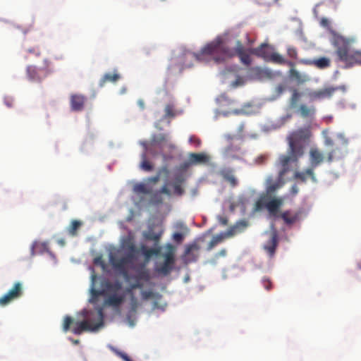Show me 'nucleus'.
<instances>
[{
	"label": "nucleus",
	"mask_w": 361,
	"mask_h": 361,
	"mask_svg": "<svg viewBox=\"0 0 361 361\" xmlns=\"http://www.w3.org/2000/svg\"><path fill=\"white\" fill-rule=\"evenodd\" d=\"M244 44L236 37L218 36L212 42L207 43L200 51L195 54L199 61L213 60L215 63L224 62L228 59L238 56L241 63L249 66L252 63L250 54L262 58L268 61L274 48L267 43H262L255 48H247L252 46L255 39L250 37V34H245Z\"/></svg>",
	"instance_id": "f257e3e1"
},
{
	"label": "nucleus",
	"mask_w": 361,
	"mask_h": 361,
	"mask_svg": "<svg viewBox=\"0 0 361 361\" xmlns=\"http://www.w3.org/2000/svg\"><path fill=\"white\" fill-rule=\"evenodd\" d=\"M312 136L310 126L300 128L292 131L287 137L288 144V154L279 157V164L281 166L280 176H283L290 170L289 163H297L305 152V145Z\"/></svg>",
	"instance_id": "f03ea898"
},
{
	"label": "nucleus",
	"mask_w": 361,
	"mask_h": 361,
	"mask_svg": "<svg viewBox=\"0 0 361 361\" xmlns=\"http://www.w3.org/2000/svg\"><path fill=\"white\" fill-rule=\"evenodd\" d=\"M111 263L114 268L118 271L125 279L130 283V286L128 289V293L136 288H142L143 287V282H147L150 279L149 271L145 267V264L132 266L130 268L135 271V274L132 275L129 274L127 269L128 265H130V264L124 257L111 258Z\"/></svg>",
	"instance_id": "7ed1b4c3"
},
{
	"label": "nucleus",
	"mask_w": 361,
	"mask_h": 361,
	"mask_svg": "<svg viewBox=\"0 0 361 361\" xmlns=\"http://www.w3.org/2000/svg\"><path fill=\"white\" fill-rule=\"evenodd\" d=\"M351 41L341 36L334 39L336 47V55L340 61L345 64V68H350L355 64L361 66V51L351 50Z\"/></svg>",
	"instance_id": "20e7f679"
},
{
	"label": "nucleus",
	"mask_w": 361,
	"mask_h": 361,
	"mask_svg": "<svg viewBox=\"0 0 361 361\" xmlns=\"http://www.w3.org/2000/svg\"><path fill=\"white\" fill-rule=\"evenodd\" d=\"M71 324H73L72 332L74 334L80 335L84 331H93L97 330L103 325V311L99 308L97 311V322L92 319H84L80 322H74L71 317L66 316L63 320V330L67 332Z\"/></svg>",
	"instance_id": "39448f33"
},
{
	"label": "nucleus",
	"mask_w": 361,
	"mask_h": 361,
	"mask_svg": "<svg viewBox=\"0 0 361 361\" xmlns=\"http://www.w3.org/2000/svg\"><path fill=\"white\" fill-rule=\"evenodd\" d=\"M348 144V140L345 137L343 133H338L335 134L334 139L329 136H325V146L333 147L326 154V161L328 163H331L335 160H338L342 158L343 156L342 148L346 147Z\"/></svg>",
	"instance_id": "423d86ee"
},
{
	"label": "nucleus",
	"mask_w": 361,
	"mask_h": 361,
	"mask_svg": "<svg viewBox=\"0 0 361 361\" xmlns=\"http://www.w3.org/2000/svg\"><path fill=\"white\" fill-rule=\"evenodd\" d=\"M53 71L51 62L47 59H45L43 65L38 68L34 66L27 67V76L32 81H41Z\"/></svg>",
	"instance_id": "0eeeda50"
},
{
	"label": "nucleus",
	"mask_w": 361,
	"mask_h": 361,
	"mask_svg": "<svg viewBox=\"0 0 361 361\" xmlns=\"http://www.w3.org/2000/svg\"><path fill=\"white\" fill-rule=\"evenodd\" d=\"M166 252L164 254V261L157 267V271L164 276L169 275L175 265V247L169 243L166 245Z\"/></svg>",
	"instance_id": "6e6552de"
},
{
	"label": "nucleus",
	"mask_w": 361,
	"mask_h": 361,
	"mask_svg": "<svg viewBox=\"0 0 361 361\" xmlns=\"http://www.w3.org/2000/svg\"><path fill=\"white\" fill-rule=\"evenodd\" d=\"M23 295V287L20 282L14 283L11 289H10L5 295L0 298V306L5 307L10 304L14 300L21 297Z\"/></svg>",
	"instance_id": "1a4fd4ad"
},
{
	"label": "nucleus",
	"mask_w": 361,
	"mask_h": 361,
	"mask_svg": "<svg viewBox=\"0 0 361 361\" xmlns=\"http://www.w3.org/2000/svg\"><path fill=\"white\" fill-rule=\"evenodd\" d=\"M345 91V86L327 87L323 89L312 91L309 93L312 99H324L331 98L335 92L338 90Z\"/></svg>",
	"instance_id": "9d476101"
},
{
	"label": "nucleus",
	"mask_w": 361,
	"mask_h": 361,
	"mask_svg": "<svg viewBox=\"0 0 361 361\" xmlns=\"http://www.w3.org/2000/svg\"><path fill=\"white\" fill-rule=\"evenodd\" d=\"M283 204V200L282 198L267 196L265 207L271 215L276 216Z\"/></svg>",
	"instance_id": "9b49d317"
},
{
	"label": "nucleus",
	"mask_w": 361,
	"mask_h": 361,
	"mask_svg": "<svg viewBox=\"0 0 361 361\" xmlns=\"http://www.w3.org/2000/svg\"><path fill=\"white\" fill-rule=\"evenodd\" d=\"M310 168L314 169L322 164L325 159L324 154L318 148H311L309 152Z\"/></svg>",
	"instance_id": "f8f14e48"
},
{
	"label": "nucleus",
	"mask_w": 361,
	"mask_h": 361,
	"mask_svg": "<svg viewBox=\"0 0 361 361\" xmlns=\"http://www.w3.org/2000/svg\"><path fill=\"white\" fill-rule=\"evenodd\" d=\"M198 250L199 246L197 244L188 245L183 255L184 263L190 264L196 262L199 257Z\"/></svg>",
	"instance_id": "ddd939ff"
},
{
	"label": "nucleus",
	"mask_w": 361,
	"mask_h": 361,
	"mask_svg": "<svg viewBox=\"0 0 361 361\" xmlns=\"http://www.w3.org/2000/svg\"><path fill=\"white\" fill-rule=\"evenodd\" d=\"M160 247H155L149 248L146 245L142 244L140 246L139 255H142L145 258V266L148 263L153 256H157L161 252Z\"/></svg>",
	"instance_id": "4468645a"
},
{
	"label": "nucleus",
	"mask_w": 361,
	"mask_h": 361,
	"mask_svg": "<svg viewBox=\"0 0 361 361\" xmlns=\"http://www.w3.org/2000/svg\"><path fill=\"white\" fill-rule=\"evenodd\" d=\"M293 177L301 183H306L308 178H310L313 183L317 181L314 171L310 167L302 171H295Z\"/></svg>",
	"instance_id": "2eb2a0df"
},
{
	"label": "nucleus",
	"mask_w": 361,
	"mask_h": 361,
	"mask_svg": "<svg viewBox=\"0 0 361 361\" xmlns=\"http://www.w3.org/2000/svg\"><path fill=\"white\" fill-rule=\"evenodd\" d=\"M87 98L82 94H73L70 98L71 108L74 111H81L83 110Z\"/></svg>",
	"instance_id": "dca6fc26"
},
{
	"label": "nucleus",
	"mask_w": 361,
	"mask_h": 361,
	"mask_svg": "<svg viewBox=\"0 0 361 361\" xmlns=\"http://www.w3.org/2000/svg\"><path fill=\"white\" fill-rule=\"evenodd\" d=\"M280 172L279 173V179L276 181H274L272 177H268L266 181L267 187H266V196H270L273 195L279 188L282 186L283 183L281 180V178L286 174L284 173L283 176H280Z\"/></svg>",
	"instance_id": "f3484780"
},
{
	"label": "nucleus",
	"mask_w": 361,
	"mask_h": 361,
	"mask_svg": "<svg viewBox=\"0 0 361 361\" xmlns=\"http://www.w3.org/2000/svg\"><path fill=\"white\" fill-rule=\"evenodd\" d=\"M278 245V236L276 232H272L270 235V238L264 245V248L268 252V254L272 257L274 255L276 247Z\"/></svg>",
	"instance_id": "a211bd4d"
},
{
	"label": "nucleus",
	"mask_w": 361,
	"mask_h": 361,
	"mask_svg": "<svg viewBox=\"0 0 361 361\" xmlns=\"http://www.w3.org/2000/svg\"><path fill=\"white\" fill-rule=\"evenodd\" d=\"M220 175L223 178V179L227 181L232 188H234L238 185V180L233 174V169H224L220 171Z\"/></svg>",
	"instance_id": "6ab92c4d"
},
{
	"label": "nucleus",
	"mask_w": 361,
	"mask_h": 361,
	"mask_svg": "<svg viewBox=\"0 0 361 361\" xmlns=\"http://www.w3.org/2000/svg\"><path fill=\"white\" fill-rule=\"evenodd\" d=\"M300 215V212H293L287 210L282 212L280 217L284 221L286 224L290 225L298 221Z\"/></svg>",
	"instance_id": "aec40b11"
},
{
	"label": "nucleus",
	"mask_w": 361,
	"mask_h": 361,
	"mask_svg": "<svg viewBox=\"0 0 361 361\" xmlns=\"http://www.w3.org/2000/svg\"><path fill=\"white\" fill-rule=\"evenodd\" d=\"M190 164L197 165L206 164L209 161V157L204 153H190L188 155Z\"/></svg>",
	"instance_id": "412c9836"
},
{
	"label": "nucleus",
	"mask_w": 361,
	"mask_h": 361,
	"mask_svg": "<svg viewBox=\"0 0 361 361\" xmlns=\"http://www.w3.org/2000/svg\"><path fill=\"white\" fill-rule=\"evenodd\" d=\"M300 116L305 118H312L316 113L314 106H308L306 104H301L298 108Z\"/></svg>",
	"instance_id": "4be33fe9"
},
{
	"label": "nucleus",
	"mask_w": 361,
	"mask_h": 361,
	"mask_svg": "<svg viewBox=\"0 0 361 361\" xmlns=\"http://www.w3.org/2000/svg\"><path fill=\"white\" fill-rule=\"evenodd\" d=\"M247 226V223L245 221H240L234 226L229 228L226 233L227 236H233L236 233L243 232Z\"/></svg>",
	"instance_id": "5701e85b"
},
{
	"label": "nucleus",
	"mask_w": 361,
	"mask_h": 361,
	"mask_svg": "<svg viewBox=\"0 0 361 361\" xmlns=\"http://www.w3.org/2000/svg\"><path fill=\"white\" fill-rule=\"evenodd\" d=\"M121 78L120 75L117 72H114V73H106L102 78L99 81V86L103 87L106 82H116Z\"/></svg>",
	"instance_id": "b1692460"
},
{
	"label": "nucleus",
	"mask_w": 361,
	"mask_h": 361,
	"mask_svg": "<svg viewBox=\"0 0 361 361\" xmlns=\"http://www.w3.org/2000/svg\"><path fill=\"white\" fill-rule=\"evenodd\" d=\"M105 290L111 294H117V292L122 288V283L116 281L114 282H106L104 285Z\"/></svg>",
	"instance_id": "393cba45"
},
{
	"label": "nucleus",
	"mask_w": 361,
	"mask_h": 361,
	"mask_svg": "<svg viewBox=\"0 0 361 361\" xmlns=\"http://www.w3.org/2000/svg\"><path fill=\"white\" fill-rule=\"evenodd\" d=\"M289 76L295 80L298 83H304L309 80V78L306 75L300 74L298 71L295 68H291L289 71Z\"/></svg>",
	"instance_id": "a878e982"
},
{
	"label": "nucleus",
	"mask_w": 361,
	"mask_h": 361,
	"mask_svg": "<svg viewBox=\"0 0 361 361\" xmlns=\"http://www.w3.org/2000/svg\"><path fill=\"white\" fill-rule=\"evenodd\" d=\"M124 296L118 294H111L106 300V302L112 306H119L123 301Z\"/></svg>",
	"instance_id": "bb28decb"
},
{
	"label": "nucleus",
	"mask_w": 361,
	"mask_h": 361,
	"mask_svg": "<svg viewBox=\"0 0 361 361\" xmlns=\"http://www.w3.org/2000/svg\"><path fill=\"white\" fill-rule=\"evenodd\" d=\"M82 222L78 220H73L68 227L66 228L69 235L75 237L78 235V231L81 227Z\"/></svg>",
	"instance_id": "cd10ccee"
},
{
	"label": "nucleus",
	"mask_w": 361,
	"mask_h": 361,
	"mask_svg": "<svg viewBox=\"0 0 361 361\" xmlns=\"http://www.w3.org/2000/svg\"><path fill=\"white\" fill-rule=\"evenodd\" d=\"M163 231H160L159 233H155L152 229H149L148 231L144 233L143 236L145 239L148 240H152L155 243H158L161 237Z\"/></svg>",
	"instance_id": "c85d7f7f"
},
{
	"label": "nucleus",
	"mask_w": 361,
	"mask_h": 361,
	"mask_svg": "<svg viewBox=\"0 0 361 361\" xmlns=\"http://www.w3.org/2000/svg\"><path fill=\"white\" fill-rule=\"evenodd\" d=\"M252 108V105L249 103L244 104L242 108L240 109H231V111L228 112V114H233L235 115H248L251 114L252 113V111L250 110Z\"/></svg>",
	"instance_id": "c756f323"
},
{
	"label": "nucleus",
	"mask_w": 361,
	"mask_h": 361,
	"mask_svg": "<svg viewBox=\"0 0 361 361\" xmlns=\"http://www.w3.org/2000/svg\"><path fill=\"white\" fill-rule=\"evenodd\" d=\"M319 68H326L330 66V60L326 57H322L314 60L310 63Z\"/></svg>",
	"instance_id": "7c9ffc66"
},
{
	"label": "nucleus",
	"mask_w": 361,
	"mask_h": 361,
	"mask_svg": "<svg viewBox=\"0 0 361 361\" xmlns=\"http://www.w3.org/2000/svg\"><path fill=\"white\" fill-rule=\"evenodd\" d=\"M268 61L272 62L276 64L283 65L286 63V59L277 52L272 51Z\"/></svg>",
	"instance_id": "2f4dec72"
},
{
	"label": "nucleus",
	"mask_w": 361,
	"mask_h": 361,
	"mask_svg": "<svg viewBox=\"0 0 361 361\" xmlns=\"http://www.w3.org/2000/svg\"><path fill=\"white\" fill-rule=\"evenodd\" d=\"M141 158L140 168L145 171H151L153 169V165L147 160L146 152L142 154Z\"/></svg>",
	"instance_id": "473e14b6"
},
{
	"label": "nucleus",
	"mask_w": 361,
	"mask_h": 361,
	"mask_svg": "<svg viewBox=\"0 0 361 361\" xmlns=\"http://www.w3.org/2000/svg\"><path fill=\"white\" fill-rule=\"evenodd\" d=\"M300 97L301 93H300L297 90L294 89L293 90V93L290 99V106L291 108H295L298 106V104L300 99Z\"/></svg>",
	"instance_id": "72a5a7b5"
},
{
	"label": "nucleus",
	"mask_w": 361,
	"mask_h": 361,
	"mask_svg": "<svg viewBox=\"0 0 361 361\" xmlns=\"http://www.w3.org/2000/svg\"><path fill=\"white\" fill-rule=\"evenodd\" d=\"M224 238V236L223 235H216L214 236L211 241L208 244L207 250H212L216 245H217L219 243H221Z\"/></svg>",
	"instance_id": "f704fd0d"
},
{
	"label": "nucleus",
	"mask_w": 361,
	"mask_h": 361,
	"mask_svg": "<svg viewBox=\"0 0 361 361\" xmlns=\"http://www.w3.org/2000/svg\"><path fill=\"white\" fill-rule=\"evenodd\" d=\"M165 114L164 118H173L176 116L175 106L173 104H168L164 109Z\"/></svg>",
	"instance_id": "c9c22d12"
},
{
	"label": "nucleus",
	"mask_w": 361,
	"mask_h": 361,
	"mask_svg": "<svg viewBox=\"0 0 361 361\" xmlns=\"http://www.w3.org/2000/svg\"><path fill=\"white\" fill-rule=\"evenodd\" d=\"M267 196H262L255 204V210L259 211L265 207V202H267Z\"/></svg>",
	"instance_id": "e433bc0d"
},
{
	"label": "nucleus",
	"mask_w": 361,
	"mask_h": 361,
	"mask_svg": "<svg viewBox=\"0 0 361 361\" xmlns=\"http://www.w3.org/2000/svg\"><path fill=\"white\" fill-rule=\"evenodd\" d=\"M150 201L153 204H161L163 202V197L161 195L160 192H159L158 191H156L155 192H154L152 195Z\"/></svg>",
	"instance_id": "4c0bfd02"
},
{
	"label": "nucleus",
	"mask_w": 361,
	"mask_h": 361,
	"mask_svg": "<svg viewBox=\"0 0 361 361\" xmlns=\"http://www.w3.org/2000/svg\"><path fill=\"white\" fill-rule=\"evenodd\" d=\"M219 102L221 107H224L227 105L233 106L235 103L234 100L228 99L226 96H221L219 98Z\"/></svg>",
	"instance_id": "58836bf2"
},
{
	"label": "nucleus",
	"mask_w": 361,
	"mask_h": 361,
	"mask_svg": "<svg viewBox=\"0 0 361 361\" xmlns=\"http://www.w3.org/2000/svg\"><path fill=\"white\" fill-rule=\"evenodd\" d=\"M287 55L292 59L296 60L298 59V51L294 47L289 46L287 47Z\"/></svg>",
	"instance_id": "ea45409f"
},
{
	"label": "nucleus",
	"mask_w": 361,
	"mask_h": 361,
	"mask_svg": "<svg viewBox=\"0 0 361 361\" xmlns=\"http://www.w3.org/2000/svg\"><path fill=\"white\" fill-rule=\"evenodd\" d=\"M185 180V176L183 171L176 173L174 175L173 183L182 184Z\"/></svg>",
	"instance_id": "a19ab883"
},
{
	"label": "nucleus",
	"mask_w": 361,
	"mask_h": 361,
	"mask_svg": "<svg viewBox=\"0 0 361 361\" xmlns=\"http://www.w3.org/2000/svg\"><path fill=\"white\" fill-rule=\"evenodd\" d=\"M138 306L139 302L137 299L134 295H132L130 298V311L135 312L138 308Z\"/></svg>",
	"instance_id": "79ce46f5"
},
{
	"label": "nucleus",
	"mask_w": 361,
	"mask_h": 361,
	"mask_svg": "<svg viewBox=\"0 0 361 361\" xmlns=\"http://www.w3.org/2000/svg\"><path fill=\"white\" fill-rule=\"evenodd\" d=\"M182 184L173 183V187L174 189V193L178 195H182L184 192V190L181 186Z\"/></svg>",
	"instance_id": "37998d69"
},
{
	"label": "nucleus",
	"mask_w": 361,
	"mask_h": 361,
	"mask_svg": "<svg viewBox=\"0 0 361 361\" xmlns=\"http://www.w3.org/2000/svg\"><path fill=\"white\" fill-rule=\"evenodd\" d=\"M26 52L30 55H33L35 56H39L41 54V51L39 47H32L29 48L26 50Z\"/></svg>",
	"instance_id": "c03bdc74"
},
{
	"label": "nucleus",
	"mask_w": 361,
	"mask_h": 361,
	"mask_svg": "<svg viewBox=\"0 0 361 361\" xmlns=\"http://www.w3.org/2000/svg\"><path fill=\"white\" fill-rule=\"evenodd\" d=\"M263 286L267 290H270L272 288V282L268 278H263L262 280Z\"/></svg>",
	"instance_id": "a18cd8bd"
},
{
	"label": "nucleus",
	"mask_w": 361,
	"mask_h": 361,
	"mask_svg": "<svg viewBox=\"0 0 361 361\" xmlns=\"http://www.w3.org/2000/svg\"><path fill=\"white\" fill-rule=\"evenodd\" d=\"M172 238L175 242L180 243L184 239V235L180 233H175L173 234Z\"/></svg>",
	"instance_id": "49530a36"
},
{
	"label": "nucleus",
	"mask_w": 361,
	"mask_h": 361,
	"mask_svg": "<svg viewBox=\"0 0 361 361\" xmlns=\"http://www.w3.org/2000/svg\"><path fill=\"white\" fill-rule=\"evenodd\" d=\"M141 295L143 300H148L153 297V293L151 290H142Z\"/></svg>",
	"instance_id": "de8ad7c7"
},
{
	"label": "nucleus",
	"mask_w": 361,
	"mask_h": 361,
	"mask_svg": "<svg viewBox=\"0 0 361 361\" xmlns=\"http://www.w3.org/2000/svg\"><path fill=\"white\" fill-rule=\"evenodd\" d=\"M137 255L138 254L128 252L126 256H124V257L127 259V261L130 264H132Z\"/></svg>",
	"instance_id": "09e8293b"
},
{
	"label": "nucleus",
	"mask_w": 361,
	"mask_h": 361,
	"mask_svg": "<svg viewBox=\"0 0 361 361\" xmlns=\"http://www.w3.org/2000/svg\"><path fill=\"white\" fill-rule=\"evenodd\" d=\"M189 141L190 143L194 144L197 147H200L201 145V140L195 136H191Z\"/></svg>",
	"instance_id": "8fccbe9b"
},
{
	"label": "nucleus",
	"mask_w": 361,
	"mask_h": 361,
	"mask_svg": "<svg viewBox=\"0 0 361 361\" xmlns=\"http://www.w3.org/2000/svg\"><path fill=\"white\" fill-rule=\"evenodd\" d=\"M168 141V136L165 134H160L157 138L156 142L158 144H161L162 142Z\"/></svg>",
	"instance_id": "3c124183"
},
{
	"label": "nucleus",
	"mask_w": 361,
	"mask_h": 361,
	"mask_svg": "<svg viewBox=\"0 0 361 361\" xmlns=\"http://www.w3.org/2000/svg\"><path fill=\"white\" fill-rule=\"evenodd\" d=\"M128 247L129 252L139 254L140 247H137L133 243H130Z\"/></svg>",
	"instance_id": "603ef678"
},
{
	"label": "nucleus",
	"mask_w": 361,
	"mask_h": 361,
	"mask_svg": "<svg viewBox=\"0 0 361 361\" xmlns=\"http://www.w3.org/2000/svg\"><path fill=\"white\" fill-rule=\"evenodd\" d=\"M158 192H160L161 195L165 194L168 196H171V190L168 188L167 185H163L162 188H161V190H159Z\"/></svg>",
	"instance_id": "864d4df0"
},
{
	"label": "nucleus",
	"mask_w": 361,
	"mask_h": 361,
	"mask_svg": "<svg viewBox=\"0 0 361 361\" xmlns=\"http://www.w3.org/2000/svg\"><path fill=\"white\" fill-rule=\"evenodd\" d=\"M135 190L142 193H148L146 187L143 184H140L135 186Z\"/></svg>",
	"instance_id": "5fc2aeb1"
},
{
	"label": "nucleus",
	"mask_w": 361,
	"mask_h": 361,
	"mask_svg": "<svg viewBox=\"0 0 361 361\" xmlns=\"http://www.w3.org/2000/svg\"><path fill=\"white\" fill-rule=\"evenodd\" d=\"M217 219H218L219 223L223 226H226L228 223V220L226 216H219L217 217Z\"/></svg>",
	"instance_id": "6e6d98bb"
},
{
	"label": "nucleus",
	"mask_w": 361,
	"mask_h": 361,
	"mask_svg": "<svg viewBox=\"0 0 361 361\" xmlns=\"http://www.w3.org/2000/svg\"><path fill=\"white\" fill-rule=\"evenodd\" d=\"M192 165V164H190V159H188L187 161L183 163L180 166V169L182 170V171H186Z\"/></svg>",
	"instance_id": "4d7b16f0"
},
{
	"label": "nucleus",
	"mask_w": 361,
	"mask_h": 361,
	"mask_svg": "<svg viewBox=\"0 0 361 361\" xmlns=\"http://www.w3.org/2000/svg\"><path fill=\"white\" fill-rule=\"evenodd\" d=\"M4 103L8 107H12L13 105V99L11 97H6L4 98Z\"/></svg>",
	"instance_id": "13d9d810"
},
{
	"label": "nucleus",
	"mask_w": 361,
	"mask_h": 361,
	"mask_svg": "<svg viewBox=\"0 0 361 361\" xmlns=\"http://www.w3.org/2000/svg\"><path fill=\"white\" fill-rule=\"evenodd\" d=\"M244 129H245V124L243 123H240L238 128V136L240 138L243 137V133L244 132Z\"/></svg>",
	"instance_id": "bf43d9fd"
},
{
	"label": "nucleus",
	"mask_w": 361,
	"mask_h": 361,
	"mask_svg": "<svg viewBox=\"0 0 361 361\" xmlns=\"http://www.w3.org/2000/svg\"><path fill=\"white\" fill-rule=\"evenodd\" d=\"M118 355L122 358L124 361H133L129 357L128 355L125 353H123V352H118Z\"/></svg>",
	"instance_id": "052dcab7"
},
{
	"label": "nucleus",
	"mask_w": 361,
	"mask_h": 361,
	"mask_svg": "<svg viewBox=\"0 0 361 361\" xmlns=\"http://www.w3.org/2000/svg\"><path fill=\"white\" fill-rule=\"evenodd\" d=\"M227 254V251L226 249H221L219 252H218L215 257L216 258H219V257H224Z\"/></svg>",
	"instance_id": "680f3d73"
},
{
	"label": "nucleus",
	"mask_w": 361,
	"mask_h": 361,
	"mask_svg": "<svg viewBox=\"0 0 361 361\" xmlns=\"http://www.w3.org/2000/svg\"><path fill=\"white\" fill-rule=\"evenodd\" d=\"M243 83V79L240 77H238V78L233 82V86L236 87L240 85Z\"/></svg>",
	"instance_id": "e2e57ef3"
},
{
	"label": "nucleus",
	"mask_w": 361,
	"mask_h": 361,
	"mask_svg": "<svg viewBox=\"0 0 361 361\" xmlns=\"http://www.w3.org/2000/svg\"><path fill=\"white\" fill-rule=\"evenodd\" d=\"M91 293L94 296H97V295H99L101 294L100 291L94 289L93 287H92V288H91Z\"/></svg>",
	"instance_id": "0e129e2a"
},
{
	"label": "nucleus",
	"mask_w": 361,
	"mask_h": 361,
	"mask_svg": "<svg viewBox=\"0 0 361 361\" xmlns=\"http://www.w3.org/2000/svg\"><path fill=\"white\" fill-rule=\"evenodd\" d=\"M284 90H285V86L284 85H278V87H277V92L279 94H281Z\"/></svg>",
	"instance_id": "69168bd1"
},
{
	"label": "nucleus",
	"mask_w": 361,
	"mask_h": 361,
	"mask_svg": "<svg viewBox=\"0 0 361 361\" xmlns=\"http://www.w3.org/2000/svg\"><path fill=\"white\" fill-rule=\"evenodd\" d=\"M137 104L138 106H140V108L141 109H145V102L142 99H139L138 102H137Z\"/></svg>",
	"instance_id": "338daca9"
},
{
	"label": "nucleus",
	"mask_w": 361,
	"mask_h": 361,
	"mask_svg": "<svg viewBox=\"0 0 361 361\" xmlns=\"http://www.w3.org/2000/svg\"><path fill=\"white\" fill-rule=\"evenodd\" d=\"M298 192V188L296 185H293L292 188H291V193L293 195H296L297 193Z\"/></svg>",
	"instance_id": "774afa93"
}]
</instances>
